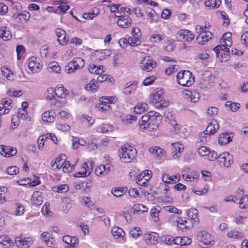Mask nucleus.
I'll return each instance as SVG.
<instances>
[{
	"label": "nucleus",
	"mask_w": 248,
	"mask_h": 248,
	"mask_svg": "<svg viewBox=\"0 0 248 248\" xmlns=\"http://www.w3.org/2000/svg\"><path fill=\"white\" fill-rule=\"evenodd\" d=\"M212 36L213 34L210 31H205L204 33H201V34H198L196 40L198 44L204 45L206 42L212 38Z\"/></svg>",
	"instance_id": "23"
},
{
	"label": "nucleus",
	"mask_w": 248,
	"mask_h": 248,
	"mask_svg": "<svg viewBox=\"0 0 248 248\" xmlns=\"http://www.w3.org/2000/svg\"><path fill=\"white\" fill-rule=\"evenodd\" d=\"M111 54V52L109 49H106L100 51H97L95 55L98 60L102 61L109 57Z\"/></svg>",
	"instance_id": "39"
},
{
	"label": "nucleus",
	"mask_w": 248,
	"mask_h": 248,
	"mask_svg": "<svg viewBox=\"0 0 248 248\" xmlns=\"http://www.w3.org/2000/svg\"><path fill=\"white\" fill-rule=\"evenodd\" d=\"M231 140V138L228 133H222L218 138V142L223 145L228 144Z\"/></svg>",
	"instance_id": "42"
},
{
	"label": "nucleus",
	"mask_w": 248,
	"mask_h": 248,
	"mask_svg": "<svg viewBox=\"0 0 248 248\" xmlns=\"http://www.w3.org/2000/svg\"><path fill=\"white\" fill-rule=\"evenodd\" d=\"M143 237L147 245L155 246L157 242L159 236L157 233L149 232L144 234Z\"/></svg>",
	"instance_id": "17"
},
{
	"label": "nucleus",
	"mask_w": 248,
	"mask_h": 248,
	"mask_svg": "<svg viewBox=\"0 0 248 248\" xmlns=\"http://www.w3.org/2000/svg\"><path fill=\"white\" fill-rule=\"evenodd\" d=\"M231 36L232 33L230 32L224 33L220 40L221 45L217 46L214 48L217 57L221 62L227 61L229 57V49L228 47H231L232 45Z\"/></svg>",
	"instance_id": "1"
},
{
	"label": "nucleus",
	"mask_w": 248,
	"mask_h": 248,
	"mask_svg": "<svg viewBox=\"0 0 248 248\" xmlns=\"http://www.w3.org/2000/svg\"><path fill=\"white\" fill-rule=\"evenodd\" d=\"M140 37L131 36L129 37L128 45L130 46H137L140 43Z\"/></svg>",
	"instance_id": "54"
},
{
	"label": "nucleus",
	"mask_w": 248,
	"mask_h": 248,
	"mask_svg": "<svg viewBox=\"0 0 248 248\" xmlns=\"http://www.w3.org/2000/svg\"><path fill=\"white\" fill-rule=\"evenodd\" d=\"M1 72L2 75L6 78L10 80H12L16 78L15 74L11 72L10 70L6 66H2L1 68Z\"/></svg>",
	"instance_id": "38"
},
{
	"label": "nucleus",
	"mask_w": 248,
	"mask_h": 248,
	"mask_svg": "<svg viewBox=\"0 0 248 248\" xmlns=\"http://www.w3.org/2000/svg\"><path fill=\"white\" fill-rule=\"evenodd\" d=\"M45 95L47 99L49 100L52 99L55 95H56L55 90L52 88L47 89L45 93Z\"/></svg>",
	"instance_id": "60"
},
{
	"label": "nucleus",
	"mask_w": 248,
	"mask_h": 248,
	"mask_svg": "<svg viewBox=\"0 0 248 248\" xmlns=\"http://www.w3.org/2000/svg\"><path fill=\"white\" fill-rule=\"evenodd\" d=\"M115 16L119 18L117 24L121 28H128L132 23V19L128 16H120L115 14Z\"/></svg>",
	"instance_id": "16"
},
{
	"label": "nucleus",
	"mask_w": 248,
	"mask_h": 248,
	"mask_svg": "<svg viewBox=\"0 0 248 248\" xmlns=\"http://www.w3.org/2000/svg\"><path fill=\"white\" fill-rule=\"evenodd\" d=\"M184 94L188 100L190 101L192 103H196L199 101V94L196 92L186 91Z\"/></svg>",
	"instance_id": "32"
},
{
	"label": "nucleus",
	"mask_w": 248,
	"mask_h": 248,
	"mask_svg": "<svg viewBox=\"0 0 248 248\" xmlns=\"http://www.w3.org/2000/svg\"><path fill=\"white\" fill-rule=\"evenodd\" d=\"M239 207L244 209L248 207V196L245 195L239 201Z\"/></svg>",
	"instance_id": "53"
},
{
	"label": "nucleus",
	"mask_w": 248,
	"mask_h": 248,
	"mask_svg": "<svg viewBox=\"0 0 248 248\" xmlns=\"http://www.w3.org/2000/svg\"><path fill=\"white\" fill-rule=\"evenodd\" d=\"M47 71L49 72H53L59 74L61 72V67L58 62H52L49 63L47 66Z\"/></svg>",
	"instance_id": "36"
},
{
	"label": "nucleus",
	"mask_w": 248,
	"mask_h": 248,
	"mask_svg": "<svg viewBox=\"0 0 248 248\" xmlns=\"http://www.w3.org/2000/svg\"><path fill=\"white\" fill-rule=\"evenodd\" d=\"M0 244L5 248H10L13 244L12 241L6 235L0 236Z\"/></svg>",
	"instance_id": "43"
},
{
	"label": "nucleus",
	"mask_w": 248,
	"mask_h": 248,
	"mask_svg": "<svg viewBox=\"0 0 248 248\" xmlns=\"http://www.w3.org/2000/svg\"><path fill=\"white\" fill-rule=\"evenodd\" d=\"M85 63L83 59L79 57L75 58L65 66L64 71L68 74L74 73L77 70L82 68Z\"/></svg>",
	"instance_id": "5"
},
{
	"label": "nucleus",
	"mask_w": 248,
	"mask_h": 248,
	"mask_svg": "<svg viewBox=\"0 0 248 248\" xmlns=\"http://www.w3.org/2000/svg\"><path fill=\"white\" fill-rule=\"evenodd\" d=\"M54 113L52 111L44 112L42 115V120L46 123H53L55 120Z\"/></svg>",
	"instance_id": "37"
},
{
	"label": "nucleus",
	"mask_w": 248,
	"mask_h": 248,
	"mask_svg": "<svg viewBox=\"0 0 248 248\" xmlns=\"http://www.w3.org/2000/svg\"><path fill=\"white\" fill-rule=\"evenodd\" d=\"M218 161L221 166L228 168L233 162V157L229 153L224 152L218 155Z\"/></svg>",
	"instance_id": "14"
},
{
	"label": "nucleus",
	"mask_w": 248,
	"mask_h": 248,
	"mask_svg": "<svg viewBox=\"0 0 248 248\" xmlns=\"http://www.w3.org/2000/svg\"><path fill=\"white\" fill-rule=\"evenodd\" d=\"M136 155V150L129 145L123 146L119 151L120 158L121 161L124 163L130 162L135 158Z\"/></svg>",
	"instance_id": "3"
},
{
	"label": "nucleus",
	"mask_w": 248,
	"mask_h": 248,
	"mask_svg": "<svg viewBox=\"0 0 248 248\" xmlns=\"http://www.w3.org/2000/svg\"><path fill=\"white\" fill-rule=\"evenodd\" d=\"M221 3V0H205L204 1L205 6L211 9L217 8Z\"/></svg>",
	"instance_id": "40"
},
{
	"label": "nucleus",
	"mask_w": 248,
	"mask_h": 248,
	"mask_svg": "<svg viewBox=\"0 0 248 248\" xmlns=\"http://www.w3.org/2000/svg\"><path fill=\"white\" fill-rule=\"evenodd\" d=\"M93 161L84 163L81 168V171L75 173L74 176L75 177H84L89 176L93 169Z\"/></svg>",
	"instance_id": "10"
},
{
	"label": "nucleus",
	"mask_w": 248,
	"mask_h": 248,
	"mask_svg": "<svg viewBox=\"0 0 248 248\" xmlns=\"http://www.w3.org/2000/svg\"><path fill=\"white\" fill-rule=\"evenodd\" d=\"M98 110L103 113H108L111 109V107L109 104L99 103L96 105Z\"/></svg>",
	"instance_id": "44"
},
{
	"label": "nucleus",
	"mask_w": 248,
	"mask_h": 248,
	"mask_svg": "<svg viewBox=\"0 0 248 248\" xmlns=\"http://www.w3.org/2000/svg\"><path fill=\"white\" fill-rule=\"evenodd\" d=\"M177 81L183 86H190L194 82V77L188 70H183L179 72L177 75Z\"/></svg>",
	"instance_id": "4"
},
{
	"label": "nucleus",
	"mask_w": 248,
	"mask_h": 248,
	"mask_svg": "<svg viewBox=\"0 0 248 248\" xmlns=\"http://www.w3.org/2000/svg\"><path fill=\"white\" fill-rule=\"evenodd\" d=\"M57 37V41L62 45H65L68 42V38L66 37L65 31L61 29H57L55 31Z\"/></svg>",
	"instance_id": "25"
},
{
	"label": "nucleus",
	"mask_w": 248,
	"mask_h": 248,
	"mask_svg": "<svg viewBox=\"0 0 248 248\" xmlns=\"http://www.w3.org/2000/svg\"><path fill=\"white\" fill-rule=\"evenodd\" d=\"M140 67L145 71H151L156 66V62L150 56L144 57L141 60Z\"/></svg>",
	"instance_id": "9"
},
{
	"label": "nucleus",
	"mask_w": 248,
	"mask_h": 248,
	"mask_svg": "<svg viewBox=\"0 0 248 248\" xmlns=\"http://www.w3.org/2000/svg\"><path fill=\"white\" fill-rule=\"evenodd\" d=\"M137 88V83L135 82H128L124 85L123 93L125 95H129L133 93Z\"/></svg>",
	"instance_id": "29"
},
{
	"label": "nucleus",
	"mask_w": 248,
	"mask_h": 248,
	"mask_svg": "<svg viewBox=\"0 0 248 248\" xmlns=\"http://www.w3.org/2000/svg\"><path fill=\"white\" fill-rule=\"evenodd\" d=\"M127 189L124 188H118L114 190H112V194L116 197H119L124 195L126 192Z\"/></svg>",
	"instance_id": "51"
},
{
	"label": "nucleus",
	"mask_w": 248,
	"mask_h": 248,
	"mask_svg": "<svg viewBox=\"0 0 248 248\" xmlns=\"http://www.w3.org/2000/svg\"><path fill=\"white\" fill-rule=\"evenodd\" d=\"M219 128L217 121L214 119L212 120L207 125L206 130L200 134V140L202 143H205L209 138V135H213L217 132Z\"/></svg>",
	"instance_id": "6"
},
{
	"label": "nucleus",
	"mask_w": 248,
	"mask_h": 248,
	"mask_svg": "<svg viewBox=\"0 0 248 248\" xmlns=\"http://www.w3.org/2000/svg\"><path fill=\"white\" fill-rule=\"evenodd\" d=\"M217 108L214 107H210L207 111V114L210 117H215L217 115Z\"/></svg>",
	"instance_id": "63"
},
{
	"label": "nucleus",
	"mask_w": 248,
	"mask_h": 248,
	"mask_svg": "<svg viewBox=\"0 0 248 248\" xmlns=\"http://www.w3.org/2000/svg\"><path fill=\"white\" fill-rule=\"evenodd\" d=\"M177 34L180 39L187 42H191L195 38L193 33L187 30H181L178 32Z\"/></svg>",
	"instance_id": "22"
},
{
	"label": "nucleus",
	"mask_w": 248,
	"mask_h": 248,
	"mask_svg": "<svg viewBox=\"0 0 248 248\" xmlns=\"http://www.w3.org/2000/svg\"><path fill=\"white\" fill-rule=\"evenodd\" d=\"M142 231L139 227H134L130 229L129 231L130 235L133 238H138L141 235Z\"/></svg>",
	"instance_id": "46"
},
{
	"label": "nucleus",
	"mask_w": 248,
	"mask_h": 248,
	"mask_svg": "<svg viewBox=\"0 0 248 248\" xmlns=\"http://www.w3.org/2000/svg\"><path fill=\"white\" fill-rule=\"evenodd\" d=\"M0 153L5 157H10L16 155L17 150L15 148L1 145L0 146Z\"/></svg>",
	"instance_id": "21"
},
{
	"label": "nucleus",
	"mask_w": 248,
	"mask_h": 248,
	"mask_svg": "<svg viewBox=\"0 0 248 248\" xmlns=\"http://www.w3.org/2000/svg\"><path fill=\"white\" fill-rule=\"evenodd\" d=\"M198 152L200 156H207V159L212 161L215 160L217 157V153L214 151H211L205 146H202L199 148Z\"/></svg>",
	"instance_id": "11"
},
{
	"label": "nucleus",
	"mask_w": 248,
	"mask_h": 248,
	"mask_svg": "<svg viewBox=\"0 0 248 248\" xmlns=\"http://www.w3.org/2000/svg\"><path fill=\"white\" fill-rule=\"evenodd\" d=\"M49 203L46 202L42 206L41 211L44 216L48 217H51L52 216V212L49 210Z\"/></svg>",
	"instance_id": "50"
},
{
	"label": "nucleus",
	"mask_w": 248,
	"mask_h": 248,
	"mask_svg": "<svg viewBox=\"0 0 248 248\" xmlns=\"http://www.w3.org/2000/svg\"><path fill=\"white\" fill-rule=\"evenodd\" d=\"M69 186L66 184L60 185L54 187L53 190L55 192L65 193L68 191Z\"/></svg>",
	"instance_id": "49"
},
{
	"label": "nucleus",
	"mask_w": 248,
	"mask_h": 248,
	"mask_svg": "<svg viewBox=\"0 0 248 248\" xmlns=\"http://www.w3.org/2000/svg\"><path fill=\"white\" fill-rule=\"evenodd\" d=\"M97 81L95 79H92L90 83L87 84L86 89L88 91H94L97 89V86L96 85Z\"/></svg>",
	"instance_id": "56"
},
{
	"label": "nucleus",
	"mask_w": 248,
	"mask_h": 248,
	"mask_svg": "<svg viewBox=\"0 0 248 248\" xmlns=\"http://www.w3.org/2000/svg\"><path fill=\"white\" fill-rule=\"evenodd\" d=\"M15 243L19 248H29L32 245L33 240L31 237H26L24 239L17 237L15 240Z\"/></svg>",
	"instance_id": "18"
},
{
	"label": "nucleus",
	"mask_w": 248,
	"mask_h": 248,
	"mask_svg": "<svg viewBox=\"0 0 248 248\" xmlns=\"http://www.w3.org/2000/svg\"><path fill=\"white\" fill-rule=\"evenodd\" d=\"M163 92L160 90L151 94L149 99L150 102L154 104L155 108L165 107L168 104L163 99Z\"/></svg>",
	"instance_id": "7"
},
{
	"label": "nucleus",
	"mask_w": 248,
	"mask_h": 248,
	"mask_svg": "<svg viewBox=\"0 0 248 248\" xmlns=\"http://www.w3.org/2000/svg\"><path fill=\"white\" fill-rule=\"evenodd\" d=\"M75 168V164L71 165L69 161H66L62 167L63 172L68 173L71 172Z\"/></svg>",
	"instance_id": "52"
},
{
	"label": "nucleus",
	"mask_w": 248,
	"mask_h": 248,
	"mask_svg": "<svg viewBox=\"0 0 248 248\" xmlns=\"http://www.w3.org/2000/svg\"><path fill=\"white\" fill-rule=\"evenodd\" d=\"M56 95L59 98H64L68 94V91L62 84H59L55 89Z\"/></svg>",
	"instance_id": "30"
},
{
	"label": "nucleus",
	"mask_w": 248,
	"mask_h": 248,
	"mask_svg": "<svg viewBox=\"0 0 248 248\" xmlns=\"http://www.w3.org/2000/svg\"><path fill=\"white\" fill-rule=\"evenodd\" d=\"M174 224L181 229H190L193 226L192 218H184V219H179L174 222Z\"/></svg>",
	"instance_id": "19"
},
{
	"label": "nucleus",
	"mask_w": 248,
	"mask_h": 248,
	"mask_svg": "<svg viewBox=\"0 0 248 248\" xmlns=\"http://www.w3.org/2000/svg\"><path fill=\"white\" fill-rule=\"evenodd\" d=\"M225 105L226 108H229L230 110L232 112H235L237 111L240 107L239 103H234L231 101L226 102Z\"/></svg>",
	"instance_id": "45"
},
{
	"label": "nucleus",
	"mask_w": 248,
	"mask_h": 248,
	"mask_svg": "<svg viewBox=\"0 0 248 248\" xmlns=\"http://www.w3.org/2000/svg\"><path fill=\"white\" fill-rule=\"evenodd\" d=\"M149 152L154 155L157 159H161L166 155L165 151L158 146L151 147L149 149Z\"/></svg>",
	"instance_id": "24"
},
{
	"label": "nucleus",
	"mask_w": 248,
	"mask_h": 248,
	"mask_svg": "<svg viewBox=\"0 0 248 248\" xmlns=\"http://www.w3.org/2000/svg\"><path fill=\"white\" fill-rule=\"evenodd\" d=\"M227 235L229 238H235V239H241L243 238V234L236 230H232L229 232Z\"/></svg>",
	"instance_id": "48"
},
{
	"label": "nucleus",
	"mask_w": 248,
	"mask_h": 248,
	"mask_svg": "<svg viewBox=\"0 0 248 248\" xmlns=\"http://www.w3.org/2000/svg\"><path fill=\"white\" fill-rule=\"evenodd\" d=\"M88 69L91 73L96 75L101 74L104 72L102 65H97L93 63L90 64Z\"/></svg>",
	"instance_id": "33"
},
{
	"label": "nucleus",
	"mask_w": 248,
	"mask_h": 248,
	"mask_svg": "<svg viewBox=\"0 0 248 248\" xmlns=\"http://www.w3.org/2000/svg\"><path fill=\"white\" fill-rule=\"evenodd\" d=\"M66 155L64 154H61L56 158L54 165H55L57 169H60L63 166L65 162H66Z\"/></svg>",
	"instance_id": "41"
},
{
	"label": "nucleus",
	"mask_w": 248,
	"mask_h": 248,
	"mask_svg": "<svg viewBox=\"0 0 248 248\" xmlns=\"http://www.w3.org/2000/svg\"><path fill=\"white\" fill-rule=\"evenodd\" d=\"M162 181L167 184H174L180 181V176L179 174L175 175H170L168 174H164L162 177Z\"/></svg>",
	"instance_id": "27"
},
{
	"label": "nucleus",
	"mask_w": 248,
	"mask_h": 248,
	"mask_svg": "<svg viewBox=\"0 0 248 248\" xmlns=\"http://www.w3.org/2000/svg\"><path fill=\"white\" fill-rule=\"evenodd\" d=\"M31 16L30 14L26 11L21 13H15L13 16V19L16 23L22 24L27 22Z\"/></svg>",
	"instance_id": "15"
},
{
	"label": "nucleus",
	"mask_w": 248,
	"mask_h": 248,
	"mask_svg": "<svg viewBox=\"0 0 248 248\" xmlns=\"http://www.w3.org/2000/svg\"><path fill=\"white\" fill-rule=\"evenodd\" d=\"M152 175L150 170H145L137 176V183L140 186H146L147 182L151 179Z\"/></svg>",
	"instance_id": "12"
},
{
	"label": "nucleus",
	"mask_w": 248,
	"mask_h": 248,
	"mask_svg": "<svg viewBox=\"0 0 248 248\" xmlns=\"http://www.w3.org/2000/svg\"><path fill=\"white\" fill-rule=\"evenodd\" d=\"M171 146L173 148L172 157L177 159L181 156V151L184 149V146L179 142L172 143Z\"/></svg>",
	"instance_id": "26"
},
{
	"label": "nucleus",
	"mask_w": 248,
	"mask_h": 248,
	"mask_svg": "<svg viewBox=\"0 0 248 248\" xmlns=\"http://www.w3.org/2000/svg\"><path fill=\"white\" fill-rule=\"evenodd\" d=\"M111 233L114 238L119 242L123 243L125 241L124 238L125 233L122 228L114 226L111 229Z\"/></svg>",
	"instance_id": "20"
},
{
	"label": "nucleus",
	"mask_w": 248,
	"mask_h": 248,
	"mask_svg": "<svg viewBox=\"0 0 248 248\" xmlns=\"http://www.w3.org/2000/svg\"><path fill=\"white\" fill-rule=\"evenodd\" d=\"M15 209L14 215L17 216H22L24 212V206L19 203H15Z\"/></svg>",
	"instance_id": "47"
},
{
	"label": "nucleus",
	"mask_w": 248,
	"mask_h": 248,
	"mask_svg": "<svg viewBox=\"0 0 248 248\" xmlns=\"http://www.w3.org/2000/svg\"><path fill=\"white\" fill-rule=\"evenodd\" d=\"M19 169L15 166L8 167L6 170V173L9 175H15L18 173Z\"/></svg>",
	"instance_id": "59"
},
{
	"label": "nucleus",
	"mask_w": 248,
	"mask_h": 248,
	"mask_svg": "<svg viewBox=\"0 0 248 248\" xmlns=\"http://www.w3.org/2000/svg\"><path fill=\"white\" fill-rule=\"evenodd\" d=\"M162 116L160 113L154 111H151L141 118L139 124L142 130L156 129L162 121Z\"/></svg>",
	"instance_id": "2"
},
{
	"label": "nucleus",
	"mask_w": 248,
	"mask_h": 248,
	"mask_svg": "<svg viewBox=\"0 0 248 248\" xmlns=\"http://www.w3.org/2000/svg\"><path fill=\"white\" fill-rule=\"evenodd\" d=\"M31 202L35 205H39L42 204L43 198L40 191H36L33 192L31 197Z\"/></svg>",
	"instance_id": "35"
},
{
	"label": "nucleus",
	"mask_w": 248,
	"mask_h": 248,
	"mask_svg": "<svg viewBox=\"0 0 248 248\" xmlns=\"http://www.w3.org/2000/svg\"><path fill=\"white\" fill-rule=\"evenodd\" d=\"M197 239L203 247H208L212 245L214 242L213 237L205 231L200 232L197 235Z\"/></svg>",
	"instance_id": "8"
},
{
	"label": "nucleus",
	"mask_w": 248,
	"mask_h": 248,
	"mask_svg": "<svg viewBox=\"0 0 248 248\" xmlns=\"http://www.w3.org/2000/svg\"><path fill=\"white\" fill-rule=\"evenodd\" d=\"M63 106V103L60 100H53L51 102V108L55 110H58Z\"/></svg>",
	"instance_id": "57"
},
{
	"label": "nucleus",
	"mask_w": 248,
	"mask_h": 248,
	"mask_svg": "<svg viewBox=\"0 0 248 248\" xmlns=\"http://www.w3.org/2000/svg\"><path fill=\"white\" fill-rule=\"evenodd\" d=\"M137 120V117L132 115H127L125 116H124L122 119V121L124 124H127L128 123H131L132 121H136Z\"/></svg>",
	"instance_id": "58"
},
{
	"label": "nucleus",
	"mask_w": 248,
	"mask_h": 248,
	"mask_svg": "<svg viewBox=\"0 0 248 248\" xmlns=\"http://www.w3.org/2000/svg\"><path fill=\"white\" fill-rule=\"evenodd\" d=\"M168 37L165 34H159L157 33H154L151 35L150 41L154 43H166Z\"/></svg>",
	"instance_id": "28"
},
{
	"label": "nucleus",
	"mask_w": 248,
	"mask_h": 248,
	"mask_svg": "<svg viewBox=\"0 0 248 248\" xmlns=\"http://www.w3.org/2000/svg\"><path fill=\"white\" fill-rule=\"evenodd\" d=\"M48 138V136L46 135H41L38 139L37 144H38V149L40 150H41L44 145V143L46 139Z\"/></svg>",
	"instance_id": "55"
},
{
	"label": "nucleus",
	"mask_w": 248,
	"mask_h": 248,
	"mask_svg": "<svg viewBox=\"0 0 248 248\" xmlns=\"http://www.w3.org/2000/svg\"><path fill=\"white\" fill-rule=\"evenodd\" d=\"M12 38V33L6 27L0 28V39L4 41L9 40Z\"/></svg>",
	"instance_id": "31"
},
{
	"label": "nucleus",
	"mask_w": 248,
	"mask_h": 248,
	"mask_svg": "<svg viewBox=\"0 0 248 248\" xmlns=\"http://www.w3.org/2000/svg\"><path fill=\"white\" fill-rule=\"evenodd\" d=\"M241 42L248 47V32H244L241 37Z\"/></svg>",
	"instance_id": "64"
},
{
	"label": "nucleus",
	"mask_w": 248,
	"mask_h": 248,
	"mask_svg": "<svg viewBox=\"0 0 248 248\" xmlns=\"http://www.w3.org/2000/svg\"><path fill=\"white\" fill-rule=\"evenodd\" d=\"M28 67L32 73H37L42 69L40 60L35 57H31L28 60Z\"/></svg>",
	"instance_id": "13"
},
{
	"label": "nucleus",
	"mask_w": 248,
	"mask_h": 248,
	"mask_svg": "<svg viewBox=\"0 0 248 248\" xmlns=\"http://www.w3.org/2000/svg\"><path fill=\"white\" fill-rule=\"evenodd\" d=\"M156 79L155 77L152 76L146 78L142 81V84L144 86H149L152 84Z\"/></svg>",
	"instance_id": "62"
},
{
	"label": "nucleus",
	"mask_w": 248,
	"mask_h": 248,
	"mask_svg": "<svg viewBox=\"0 0 248 248\" xmlns=\"http://www.w3.org/2000/svg\"><path fill=\"white\" fill-rule=\"evenodd\" d=\"M148 109L147 103H140L136 104L134 108V112L136 114H141Z\"/></svg>",
	"instance_id": "34"
},
{
	"label": "nucleus",
	"mask_w": 248,
	"mask_h": 248,
	"mask_svg": "<svg viewBox=\"0 0 248 248\" xmlns=\"http://www.w3.org/2000/svg\"><path fill=\"white\" fill-rule=\"evenodd\" d=\"M99 100L101 103L108 104L112 103L114 100V97L102 96L100 98Z\"/></svg>",
	"instance_id": "61"
}]
</instances>
